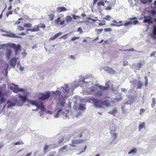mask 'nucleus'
<instances>
[{"label":"nucleus","instance_id":"54","mask_svg":"<svg viewBox=\"0 0 156 156\" xmlns=\"http://www.w3.org/2000/svg\"><path fill=\"white\" fill-rule=\"evenodd\" d=\"M73 18L74 20H76L77 18H80V16H78L76 15H73Z\"/></svg>","mask_w":156,"mask_h":156},{"label":"nucleus","instance_id":"13","mask_svg":"<svg viewBox=\"0 0 156 156\" xmlns=\"http://www.w3.org/2000/svg\"><path fill=\"white\" fill-rule=\"evenodd\" d=\"M50 97V92H47L45 93L42 94L41 96L39 97V98L41 100H44Z\"/></svg>","mask_w":156,"mask_h":156},{"label":"nucleus","instance_id":"14","mask_svg":"<svg viewBox=\"0 0 156 156\" xmlns=\"http://www.w3.org/2000/svg\"><path fill=\"white\" fill-rule=\"evenodd\" d=\"M57 89L62 90L64 93H68L69 92V87L67 84H66L64 87H62L59 88H58Z\"/></svg>","mask_w":156,"mask_h":156},{"label":"nucleus","instance_id":"62","mask_svg":"<svg viewBox=\"0 0 156 156\" xmlns=\"http://www.w3.org/2000/svg\"><path fill=\"white\" fill-rule=\"evenodd\" d=\"M133 24L134 25H135L138 23V22L137 20H135L133 21Z\"/></svg>","mask_w":156,"mask_h":156},{"label":"nucleus","instance_id":"60","mask_svg":"<svg viewBox=\"0 0 156 156\" xmlns=\"http://www.w3.org/2000/svg\"><path fill=\"white\" fill-rule=\"evenodd\" d=\"M69 58L73 59H75V57L73 55H70L69 57Z\"/></svg>","mask_w":156,"mask_h":156},{"label":"nucleus","instance_id":"56","mask_svg":"<svg viewBox=\"0 0 156 156\" xmlns=\"http://www.w3.org/2000/svg\"><path fill=\"white\" fill-rule=\"evenodd\" d=\"M79 38L80 37H74L72 38L71 40L72 41H74L75 40L79 39Z\"/></svg>","mask_w":156,"mask_h":156},{"label":"nucleus","instance_id":"38","mask_svg":"<svg viewBox=\"0 0 156 156\" xmlns=\"http://www.w3.org/2000/svg\"><path fill=\"white\" fill-rule=\"evenodd\" d=\"M156 100L155 98H153L152 99V104H151V107H153L154 106V105L156 104Z\"/></svg>","mask_w":156,"mask_h":156},{"label":"nucleus","instance_id":"35","mask_svg":"<svg viewBox=\"0 0 156 156\" xmlns=\"http://www.w3.org/2000/svg\"><path fill=\"white\" fill-rule=\"evenodd\" d=\"M23 26L25 27L29 28L32 27V25L30 23H25L23 25Z\"/></svg>","mask_w":156,"mask_h":156},{"label":"nucleus","instance_id":"41","mask_svg":"<svg viewBox=\"0 0 156 156\" xmlns=\"http://www.w3.org/2000/svg\"><path fill=\"white\" fill-rule=\"evenodd\" d=\"M49 147L48 146L46 145L45 146L44 149V152H47L49 150Z\"/></svg>","mask_w":156,"mask_h":156},{"label":"nucleus","instance_id":"47","mask_svg":"<svg viewBox=\"0 0 156 156\" xmlns=\"http://www.w3.org/2000/svg\"><path fill=\"white\" fill-rule=\"evenodd\" d=\"M144 78L145 80V86H147V84H148V79H147V78L146 76H145L144 77Z\"/></svg>","mask_w":156,"mask_h":156},{"label":"nucleus","instance_id":"27","mask_svg":"<svg viewBox=\"0 0 156 156\" xmlns=\"http://www.w3.org/2000/svg\"><path fill=\"white\" fill-rule=\"evenodd\" d=\"M6 36H9L12 37L21 38V37H18L14 34L10 33L8 35H5Z\"/></svg>","mask_w":156,"mask_h":156},{"label":"nucleus","instance_id":"16","mask_svg":"<svg viewBox=\"0 0 156 156\" xmlns=\"http://www.w3.org/2000/svg\"><path fill=\"white\" fill-rule=\"evenodd\" d=\"M104 2L107 3V5H108V2L107 0H101L97 3V6L100 7L101 6H103L105 5Z\"/></svg>","mask_w":156,"mask_h":156},{"label":"nucleus","instance_id":"18","mask_svg":"<svg viewBox=\"0 0 156 156\" xmlns=\"http://www.w3.org/2000/svg\"><path fill=\"white\" fill-rule=\"evenodd\" d=\"M68 149V146H65L61 148L59 150L58 152L59 154H61L63 152H65Z\"/></svg>","mask_w":156,"mask_h":156},{"label":"nucleus","instance_id":"37","mask_svg":"<svg viewBox=\"0 0 156 156\" xmlns=\"http://www.w3.org/2000/svg\"><path fill=\"white\" fill-rule=\"evenodd\" d=\"M38 25L34 27L33 28V30H34V32L37 31L39 30Z\"/></svg>","mask_w":156,"mask_h":156},{"label":"nucleus","instance_id":"64","mask_svg":"<svg viewBox=\"0 0 156 156\" xmlns=\"http://www.w3.org/2000/svg\"><path fill=\"white\" fill-rule=\"evenodd\" d=\"M121 90L122 92H124L127 90V89L125 88H122L121 89Z\"/></svg>","mask_w":156,"mask_h":156},{"label":"nucleus","instance_id":"42","mask_svg":"<svg viewBox=\"0 0 156 156\" xmlns=\"http://www.w3.org/2000/svg\"><path fill=\"white\" fill-rule=\"evenodd\" d=\"M17 29L20 31H22L24 30V28L23 27H21L20 25H18L17 26Z\"/></svg>","mask_w":156,"mask_h":156},{"label":"nucleus","instance_id":"51","mask_svg":"<svg viewBox=\"0 0 156 156\" xmlns=\"http://www.w3.org/2000/svg\"><path fill=\"white\" fill-rule=\"evenodd\" d=\"M104 30L105 32H107L111 31L112 30L111 28H105L104 29Z\"/></svg>","mask_w":156,"mask_h":156},{"label":"nucleus","instance_id":"3","mask_svg":"<svg viewBox=\"0 0 156 156\" xmlns=\"http://www.w3.org/2000/svg\"><path fill=\"white\" fill-rule=\"evenodd\" d=\"M23 105V102H22L20 100H17L15 102L12 101H8L2 109V112L3 113H4L5 112L6 109L12 108L13 107L18 106H21Z\"/></svg>","mask_w":156,"mask_h":156},{"label":"nucleus","instance_id":"39","mask_svg":"<svg viewBox=\"0 0 156 156\" xmlns=\"http://www.w3.org/2000/svg\"><path fill=\"white\" fill-rule=\"evenodd\" d=\"M110 25L111 26L119 27L123 26V24H115L114 23H111L110 24Z\"/></svg>","mask_w":156,"mask_h":156},{"label":"nucleus","instance_id":"5","mask_svg":"<svg viewBox=\"0 0 156 156\" xmlns=\"http://www.w3.org/2000/svg\"><path fill=\"white\" fill-rule=\"evenodd\" d=\"M30 103L33 106H35L37 107V108L35 110L36 111H38L39 108L41 109L40 112V115L42 116L43 114V112L45 111V108H44L42 103L41 102H39L36 101H30Z\"/></svg>","mask_w":156,"mask_h":156},{"label":"nucleus","instance_id":"53","mask_svg":"<svg viewBox=\"0 0 156 156\" xmlns=\"http://www.w3.org/2000/svg\"><path fill=\"white\" fill-rule=\"evenodd\" d=\"M49 16L51 21H52L53 20L54 16L53 15H50Z\"/></svg>","mask_w":156,"mask_h":156},{"label":"nucleus","instance_id":"12","mask_svg":"<svg viewBox=\"0 0 156 156\" xmlns=\"http://www.w3.org/2000/svg\"><path fill=\"white\" fill-rule=\"evenodd\" d=\"M83 140L81 139H77L74 140H72L71 142L72 144H70L69 145L71 146L72 147H75L76 144H78L82 143Z\"/></svg>","mask_w":156,"mask_h":156},{"label":"nucleus","instance_id":"40","mask_svg":"<svg viewBox=\"0 0 156 156\" xmlns=\"http://www.w3.org/2000/svg\"><path fill=\"white\" fill-rule=\"evenodd\" d=\"M60 21V18L58 17L56 20H55V23L56 24H59V22Z\"/></svg>","mask_w":156,"mask_h":156},{"label":"nucleus","instance_id":"36","mask_svg":"<svg viewBox=\"0 0 156 156\" xmlns=\"http://www.w3.org/2000/svg\"><path fill=\"white\" fill-rule=\"evenodd\" d=\"M3 88L5 89V86L4 85V86L2 87V88L0 89V96L2 97L3 95V91L2 90L3 89Z\"/></svg>","mask_w":156,"mask_h":156},{"label":"nucleus","instance_id":"24","mask_svg":"<svg viewBox=\"0 0 156 156\" xmlns=\"http://www.w3.org/2000/svg\"><path fill=\"white\" fill-rule=\"evenodd\" d=\"M141 66V63L139 62V63L134 65V67H135L134 69L137 70H139Z\"/></svg>","mask_w":156,"mask_h":156},{"label":"nucleus","instance_id":"10","mask_svg":"<svg viewBox=\"0 0 156 156\" xmlns=\"http://www.w3.org/2000/svg\"><path fill=\"white\" fill-rule=\"evenodd\" d=\"M18 58L14 57L12 58L10 60L9 64L12 68H15Z\"/></svg>","mask_w":156,"mask_h":156},{"label":"nucleus","instance_id":"25","mask_svg":"<svg viewBox=\"0 0 156 156\" xmlns=\"http://www.w3.org/2000/svg\"><path fill=\"white\" fill-rule=\"evenodd\" d=\"M12 51L10 50H7V51L6 53V58L9 59L11 56Z\"/></svg>","mask_w":156,"mask_h":156},{"label":"nucleus","instance_id":"52","mask_svg":"<svg viewBox=\"0 0 156 156\" xmlns=\"http://www.w3.org/2000/svg\"><path fill=\"white\" fill-rule=\"evenodd\" d=\"M82 114V112H81L79 111L78 113L76 115V117L77 118L79 117V116H81Z\"/></svg>","mask_w":156,"mask_h":156},{"label":"nucleus","instance_id":"19","mask_svg":"<svg viewBox=\"0 0 156 156\" xmlns=\"http://www.w3.org/2000/svg\"><path fill=\"white\" fill-rule=\"evenodd\" d=\"M151 37L154 39H156V27L153 26V33Z\"/></svg>","mask_w":156,"mask_h":156},{"label":"nucleus","instance_id":"45","mask_svg":"<svg viewBox=\"0 0 156 156\" xmlns=\"http://www.w3.org/2000/svg\"><path fill=\"white\" fill-rule=\"evenodd\" d=\"M121 110L122 111V112L123 114H127L126 112H125L124 111V106H122L121 107Z\"/></svg>","mask_w":156,"mask_h":156},{"label":"nucleus","instance_id":"33","mask_svg":"<svg viewBox=\"0 0 156 156\" xmlns=\"http://www.w3.org/2000/svg\"><path fill=\"white\" fill-rule=\"evenodd\" d=\"M153 0H140L141 2L144 4H145L147 3H151Z\"/></svg>","mask_w":156,"mask_h":156},{"label":"nucleus","instance_id":"1","mask_svg":"<svg viewBox=\"0 0 156 156\" xmlns=\"http://www.w3.org/2000/svg\"><path fill=\"white\" fill-rule=\"evenodd\" d=\"M81 84H82L81 87H83V92L85 94L86 93L87 94H94L98 90L97 87L100 88V89L102 90H105L110 88L112 90L114 91L117 88V87L116 88L114 87L113 84L111 82H109L106 83L105 86H98L97 85H94L93 87H89L87 89V88L89 86L93 84L92 83L83 81H79V85Z\"/></svg>","mask_w":156,"mask_h":156},{"label":"nucleus","instance_id":"55","mask_svg":"<svg viewBox=\"0 0 156 156\" xmlns=\"http://www.w3.org/2000/svg\"><path fill=\"white\" fill-rule=\"evenodd\" d=\"M6 68L5 69V72L7 74V73H8L7 70H8V69H9V66L8 64H6Z\"/></svg>","mask_w":156,"mask_h":156},{"label":"nucleus","instance_id":"23","mask_svg":"<svg viewBox=\"0 0 156 156\" xmlns=\"http://www.w3.org/2000/svg\"><path fill=\"white\" fill-rule=\"evenodd\" d=\"M145 126V124L144 122H139V124L138 126L139 130L140 131V130L143 128H144Z\"/></svg>","mask_w":156,"mask_h":156},{"label":"nucleus","instance_id":"17","mask_svg":"<svg viewBox=\"0 0 156 156\" xmlns=\"http://www.w3.org/2000/svg\"><path fill=\"white\" fill-rule=\"evenodd\" d=\"M122 99V98L120 97L119 98H116L114 99L115 100H112L111 101L109 102H108V100L107 101L108 103H109L111 105H112L111 106H112L113 105V104L115 103V101H120Z\"/></svg>","mask_w":156,"mask_h":156},{"label":"nucleus","instance_id":"4","mask_svg":"<svg viewBox=\"0 0 156 156\" xmlns=\"http://www.w3.org/2000/svg\"><path fill=\"white\" fill-rule=\"evenodd\" d=\"M9 46L11 48H13L15 51V55H17L20 51V45H16L14 43H10L7 44H0V50L5 49L6 48Z\"/></svg>","mask_w":156,"mask_h":156},{"label":"nucleus","instance_id":"26","mask_svg":"<svg viewBox=\"0 0 156 156\" xmlns=\"http://www.w3.org/2000/svg\"><path fill=\"white\" fill-rule=\"evenodd\" d=\"M65 18L67 23L70 22L72 20V18L70 16H67L65 17Z\"/></svg>","mask_w":156,"mask_h":156},{"label":"nucleus","instance_id":"28","mask_svg":"<svg viewBox=\"0 0 156 156\" xmlns=\"http://www.w3.org/2000/svg\"><path fill=\"white\" fill-rule=\"evenodd\" d=\"M95 96L97 97H99L102 95V93L100 90H98L95 92L94 94Z\"/></svg>","mask_w":156,"mask_h":156},{"label":"nucleus","instance_id":"30","mask_svg":"<svg viewBox=\"0 0 156 156\" xmlns=\"http://www.w3.org/2000/svg\"><path fill=\"white\" fill-rule=\"evenodd\" d=\"M143 83L141 82L140 81H138L137 84V87L138 88L140 89L143 86Z\"/></svg>","mask_w":156,"mask_h":156},{"label":"nucleus","instance_id":"31","mask_svg":"<svg viewBox=\"0 0 156 156\" xmlns=\"http://www.w3.org/2000/svg\"><path fill=\"white\" fill-rule=\"evenodd\" d=\"M137 150L135 148H133L128 153L129 154H132V155L135 154L136 153Z\"/></svg>","mask_w":156,"mask_h":156},{"label":"nucleus","instance_id":"43","mask_svg":"<svg viewBox=\"0 0 156 156\" xmlns=\"http://www.w3.org/2000/svg\"><path fill=\"white\" fill-rule=\"evenodd\" d=\"M110 16L109 15H107L104 18V19L106 20L109 21L110 20Z\"/></svg>","mask_w":156,"mask_h":156},{"label":"nucleus","instance_id":"49","mask_svg":"<svg viewBox=\"0 0 156 156\" xmlns=\"http://www.w3.org/2000/svg\"><path fill=\"white\" fill-rule=\"evenodd\" d=\"M144 112L145 110L143 108L141 109L140 112V115H142Z\"/></svg>","mask_w":156,"mask_h":156},{"label":"nucleus","instance_id":"9","mask_svg":"<svg viewBox=\"0 0 156 156\" xmlns=\"http://www.w3.org/2000/svg\"><path fill=\"white\" fill-rule=\"evenodd\" d=\"M81 98L79 96H76L74 97L73 100L74 102V105L73 107L74 109H76L79 104H80Z\"/></svg>","mask_w":156,"mask_h":156},{"label":"nucleus","instance_id":"34","mask_svg":"<svg viewBox=\"0 0 156 156\" xmlns=\"http://www.w3.org/2000/svg\"><path fill=\"white\" fill-rule=\"evenodd\" d=\"M23 143L21 141H19L16 142L12 143V144L14 145H22L23 144Z\"/></svg>","mask_w":156,"mask_h":156},{"label":"nucleus","instance_id":"20","mask_svg":"<svg viewBox=\"0 0 156 156\" xmlns=\"http://www.w3.org/2000/svg\"><path fill=\"white\" fill-rule=\"evenodd\" d=\"M62 34V32L58 33L56 34H55L54 36L52 37H51L49 39L50 41H53L55 39H56L60 35Z\"/></svg>","mask_w":156,"mask_h":156},{"label":"nucleus","instance_id":"48","mask_svg":"<svg viewBox=\"0 0 156 156\" xmlns=\"http://www.w3.org/2000/svg\"><path fill=\"white\" fill-rule=\"evenodd\" d=\"M107 5H108V6L107 7L105 8V10L106 11L108 10H111L112 9V7H111L110 6H109V4Z\"/></svg>","mask_w":156,"mask_h":156},{"label":"nucleus","instance_id":"50","mask_svg":"<svg viewBox=\"0 0 156 156\" xmlns=\"http://www.w3.org/2000/svg\"><path fill=\"white\" fill-rule=\"evenodd\" d=\"M112 22L113 23H116L117 24L120 23V24H122L121 23L122 22V21H119V22H117L115 20H114L112 21Z\"/></svg>","mask_w":156,"mask_h":156},{"label":"nucleus","instance_id":"32","mask_svg":"<svg viewBox=\"0 0 156 156\" xmlns=\"http://www.w3.org/2000/svg\"><path fill=\"white\" fill-rule=\"evenodd\" d=\"M86 108L85 106L82 105H80L78 108V109L79 111H83Z\"/></svg>","mask_w":156,"mask_h":156},{"label":"nucleus","instance_id":"63","mask_svg":"<svg viewBox=\"0 0 156 156\" xmlns=\"http://www.w3.org/2000/svg\"><path fill=\"white\" fill-rule=\"evenodd\" d=\"M65 22L64 20H62L59 23V24L61 25H62L64 24Z\"/></svg>","mask_w":156,"mask_h":156},{"label":"nucleus","instance_id":"22","mask_svg":"<svg viewBox=\"0 0 156 156\" xmlns=\"http://www.w3.org/2000/svg\"><path fill=\"white\" fill-rule=\"evenodd\" d=\"M117 113V109L116 108H114L112 110L110 111L108 113L115 115V114Z\"/></svg>","mask_w":156,"mask_h":156},{"label":"nucleus","instance_id":"57","mask_svg":"<svg viewBox=\"0 0 156 156\" xmlns=\"http://www.w3.org/2000/svg\"><path fill=\"white\" fill-rule=\"evenodd\" d=\"M68 37V34H66L65 35H63L62 37H61L60 38H65V39H66Z\"/></svg>","mask_w":156,"mask_h":156},{"label":"nucleus","instance_id":"46","mask_svg":"<svg viewBox=\"0 0 156 156\" xmlns=\"http://www.w3.org/2000/svg\"><path fill=\"white\" fill-rule=\"evenodd\" d=\"M131 24H132V22H126L123 25L124 26L126 27L127 26Z\"/></svg>","mask_w":156,"mask_h":156},{"label":"nucleus","instance_id":"59","mask_svg":"<svg viewBox=\"0 0 156 156\" xmlns=\"http://www.w3.org/2000/svg\"><path fill=\"white\" fill-rule=\"evenodd\" d=\"M77 31L79 32L80 34H81L83 32V31L80 27L78 28Z\"/></svg>","mask_w":156,"mask_h":156},{"label":"nucleus","instance_id":"29","mask_svg":"<svg viewBox=\"0 0 156 156\" xmlns=\"http://www.w3.org/2000/svg\"><path fill=\"white\" fill-rule=\"evenodd\" d=\"M57 9L58 11L59 12H61L62 11H65L67 10V9L66 8L63 7H58Z\"/></svg>","mask_w":156,"mask_h":156},{"label":"nucleus","instance_id":"21","mask_svg":"<svg viewBox=\"0 0 156 156\" xmlns=\"http://www.w3.org/2000/svg\"><path fill=\"white\" fill-rule=\"evenodd\" d=\"M19 97L20 99L21 102H23V104L27 100V97L23 96L21 95H19Z\"/></svg>","mask_w":156,"mask_h":156},{"label":"nucleus","instance_id":"6","mask_svg":"<svg viewBox=\"0 0 156 156\" xmlns=\"http://www.w3.org/2000/svg\"><path fill=\"white\" fill-rule=\"evenodd\" d=\"M53 94L55 95L59 96L60 97L59 102L62 106H64L65 104V100L68 98V96H65V95H62V92L59 90H56L55 91H52Z\"/></svg>","mask_w":156,"mask_h":156},{"label":"nucleus","instance_id":"8","mask_svg":"<svg viewBox=\"0 0 156 156\" xmlns=\"http://www.w3.org/2000/svg\"><path fill=\"white\" fill-rule=\"evenodd\" d=\"M62 111L61 109H59L57 111H54L53 113L54 117L55 118H57L62 115H65L66 118H68L67 114L69 113V111L68 110H64L61 112Z\"/></svg>","mask_w":156,"mask_h":156},{"label":"nucleus","instance_id":"2","mask_svg":"<svg viewBox=\"0 0 156 156\" xmlns=\"http://www.w3.org/2000/svg\"><path fill=\"white\" fill-rule=\"evenodd\" d=\"M89 102H94V105L96 107L101 108L103 105H105L106 107H110L112 105L108 103L107 101H100L93 98H88Z\"/></svg>","mask_w":156,"mask_h":156},{"label":"nucleus","instance_id":"7","mask_svg":"<svg viewBox=\"0 0 156 156\" xmlns=\"http://www.w3.org/2000/svg\"><path fill=\"white\" fill-rule=\"evenodd\" d=\"M10 89L14 93H17L19 92L24 91V90L22 88H20L18 86L13 83H10L8 85Z\"/></svg>","mask_w":156,"mask_h":156},{"label":"nucleus","instance_id":"44","mask_svg":"<svg viewBox=\"0 0 156 156\" xmlns=\"http://www.w3.org/2000/svg\"><path fill=\"white\" fill-rule=\"evenodd\" d=\"M38 25L39 28H44L46 27L45 25L44 24H38Z\"/></svg>","mask_w":156,"mask_h":156},{"label":"nucleus","instance_id":"61","mask_svg":"<svg viewBox=\"0 0 156 156\" xmlns=\"http://www.w3.org/2000/svg\"><path fill=\"white\" fill-rule=\"evenodd\" d=\"M151 13L153 15H154L156 14V11L154 10H152L151 11Z\"/></svg>","mask_w":156,"mask_h":156},{"label":"nucleus","instance_id":"58","mask_svg":"<svg viewBox=\"0 0 156 156\" xmlns=\"http://www.w3.org/2000/svg\"><path fill=\"white\" fill-rule=\"evenodd\" d=\"M12 14V11H9L6 13V16L7 17H8L9 15Z\"/></svg>","mask_w":156,"mask_h":156},{"label":"nucleus","instance_id":"15","mask_svg":"<svg viewBox=\"0 0 156 156\" xmlns=\"http://www.w3.org/2000/svg\"><path fill=\"white\" fill-rule=\"evenodd\" d=\"M105 71L108 72V73L112 74H115V71L109 67H106L105 68Z\"/></svg>","mask_w":156,"mask_h":156},{"label":"nucleus","instance_id":"11","mask_svg":"<svg viewBox=\"0 0 156 156\" xmlns=\"http://www.w3.org/2000/svg\"><path fill=\"white\" fill-rule=\"evenodd\" d=\"M144 20L143 22L144 23H148L149 25H151L153 24V21L152 20V18L150 16H145L144 17Z\"/></svg>","mask_w":156,"mask_h":156}]
</instances>
